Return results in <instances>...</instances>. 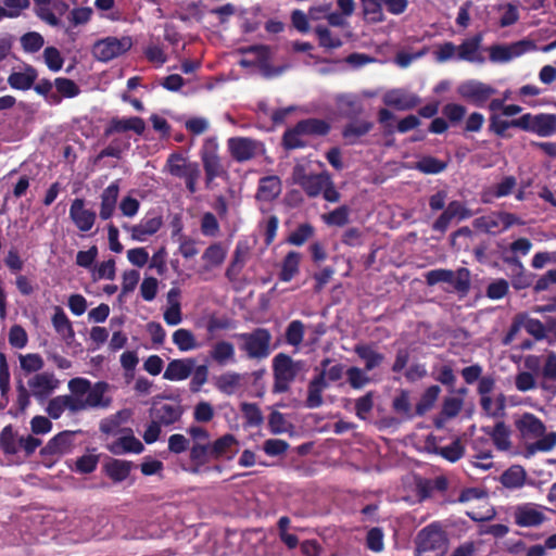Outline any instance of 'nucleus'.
Listing matches in <instances>:
<instances>
[{"instance_id":"obj_5","label":"nucleus","mask_w":556,"mask_h":556,"mask_svg":"<svg viewBox=\"0 0 556 556\" xmlns=\"http://www.w3.org/2000/svg\"><path fill=\"white\" fill-rule=\"evenodd\" d=\"M426 281L429 286L446 282L453 286L456 291L466 294L470 289V273L464 267L456 273L451 269H433L427 273Z\"/></svg>"},{"instance_id":"obj_18","label":"nucleus","mask_w":556,"mask_h":556,"mask_svg":"<svg viewBox=\"0 0 556 556\" xmlns=\"http://www.w3.org/2000/svg\"><path fill=\"white\" fill-rule=\"evenodd\" d=\"M70 217L80 231H89L93 227L96 213L86 207L84 200L75 199L70 207Z\"/></svg>"},{"instance_id":"obj_1","label":"nucleus","mask_w":556,"mask_h":556,"mask_svg":"<svg viewBox=\"0 0 556 556\" xmlns=\"http://www.w3.org/2000/svg\"><path fill=\"white\" fill-rule=\"evenodd\" d=\"M415 556H445L450 540L439 522H431L418 531L415 538Z\"/></svg>"},{"instance_id":"obj_10","label":"nucleus","mask_w":556,"mask_h":556,"mask_svg":"<svg viewBox=\"0 0 556 556\" xmlns=\"http://www.w3.org/2000/svg\"><path fill=\"white\" fill-rule=\"evenodd\" d=\"M534 48L530 40H520L509 46L493 45L490 47V61L494 63H506Z\"/></svg>"},{"instance_id":"obj_32","label":"nucleus","mask_w":556,"mask_h":556,"mask_svg":"<svg viewBox=\"0 0 556 556\" xmlns=\"http://www.w3.org/2000/svg\"><path fill=\"white\" fill-rule=\"evenodd\" d=\"M527 472L520 465H513L507 468L500 477V482L510 490L520 489L525 485Z\"/></svg>"},{"instance_id":"obj_15","label":"nucleus","mask_w":556,"mask_h":556,"mask_svg":"<svg viewBox=\"0 0 556 556\" xmlns=\"http://www.w3.org/2000/svg\"><path fill=\"white\" fill-rule=\"evenodd\" d=\"M421 102L417 94L402 89H392L383 96V103L387 106L397 111H408L415 109Z\"/></svg>"},{"instance_id":"obj_3","label":"nucleus","mask_w":556,"mask_h":556,"mask_svg":"<svg viewBox=\"0 0 556 556\" xmlns=\"http://www.w3.org/2000/svg\"><path fill=\"white\" fill-rule=\"evenodd\" d=\"M303 369V361H294L286 353L275 355L273 358V393L280 394L288 392L291 383Z\"/></svg>"},{"instance_id":"obj_19","label":"nucleus","mask_w":556,"mask_h":556,"mask_svg":"<svg viewBox=\"0 0 556 556\" xmlns=\"http://www.w3.org/2000/svg\"><path fill=\"white\" fill-rule=\"evenodd\" d=\"M354 353L364 362V369L366 371L378 368L386 359L384 354L377 350V345L374 342L355 344Z\"/></svg>"},{"instance_id":"obj_12","label":"nucleus","mask_w":556,"mask_h":556,"mask_svg":"<svg viewBox=\"0 0 556 556\" xmlns=\"http://www.w3.org/2000/svg\"><path fill=\"white\" fill-rule=\"evenodd\" d=\"M60 381L51 372L34 375L28 380V388L31 394L39 401L46 400L59 388Z\"/></svg>"},{"instance_id":"obj_44","label":"nucleus","mask_w":556,"mask_h":556,"mask_svg":"<svg viewBox=\"0 0 556 556\" xmlns=\"http://www.w3.org/2000/svg\"><path fill=\"white\" fill-rule=\"evenodd\" d=\"M173 342L181 352L192 351L200 346L194 334L185 328H179L173 333Z\"/></svg>"},{"instance_id":"obj_42","label":"nucleus","mask_w":556,"mask_h":556,"mask_svg":"<svg viewBox=\"0 0 556 556\" xmlns=\"http://www.w3.org/2000/svg\"><path fill=\"white\" fill-rule=\"evenodd\" d=\"M521 318L523 321V329L534 338L535 341H542L546 338L547 324L544 325L541 320L532 318L528 313L522 312Z\"/></svg>"},{"instance_id":"obj_33","label":"nucleus","mask_w":556,"mask_h":556,"mask_svg":"<svg viewBox=\"0 0 556 556\" xmlns=\"http://www.w3.org/2000/svg\"><path fill=\"white\" fill-rule=\"evenodd\" d=\"M342 114L348 118H355L364 111L363 102L356 94L345 93L337 98Z\"/></svg>"},{"instance_id":"obj_53","label":"nucleus","mask_w":556,"mask_h":556,"mask_svg":"<svg viewBox=\"0 0 556 556\" xmlns=\"http://www.w3.org/2000/svg\"><path fill=\"white\" fill-rule=\"evenodd\" d=\"M304 134L299 129L298 123L289 128L282 136V144L287 150H294L306 147V142L301 139Z\"/></svg>"},{"instance_id":"obj_25","label":"nucleus","mask_w":556,"mask_h":556,"mask_svg":"<svg viewBox=\"0 0 556 556\" xmlns=\"http://www.w3.org/2000/svg\"><path fill=\"white\" fill-rule=\"evenodd\" d=\"M328 387L326 382V372L323 370L314 377L308 383L307 397L305 406L307 408H318L323 405V391Z\"/></svg>"},{"instance_id":"obj_46","label":"nucleus","mask_w":556,"mask_h":556,"mask_svg":"<svg viewBox=\"0 0 556 556\" xmlns=\"http://www.w3.org/2000/svg\"><path fill=\"white\" fill-rule=\"evenodd\" d=\"M393 410L406 419H413L415 410L412 409L409 392L407 390H401L400 393L392 401Z\"/></svg>"},{"instance_id":"obj_35","label":"nucleus","mask_w":556,"mask_h":556,"mask_svg":"<svg viewBox=\"0 0 556 556\" xmlns=\"http://www.w3.org/2000/svg\"><path fill=\"white\" fill-rule=\"evenodd\" d=\"M167 170L177 177H190L197 173V165L188 163L185 157L179 154H173L168 157L166 164Z\"/></svg>"},{"instance_id":"obj_7","label":"nucleus","mask_w":556,"mask_h":556,"mask_svg":"<svg viewBox=\"0 0 556 556\" xmlns=\"http://www.w3.org/2000/svg\"><path fill=\"white\" fill-rule=\"evenodd\" d=\"M457 93L468 103L482 108L496 93V89L480 80L470 79L458 86Z\"/></svg>"},{"instance_id":"obj_60","label":"nucleus","mask_w":556,"mask_h":556,"mask_svg":"<svg viewBox=\"0 0 556 556\" xmlns=\"http://www.w3.org/2000/svg\"><path fill=\"white\" fill-rule=\"evenodd\" d=\"M383 531L379 527L371 528L366 535V546L375 553H380L384 548Z\"/></svg>"},{"instance_id":"obj_49","label":"nucleus","mask_w":556,"mask_h":556,"mask_svg":"<svg viewBox=\"0 0 556 556\" xmlns=\"http://www.w3.org/2000/svg\"><path fill=\"white\" fill-rule=\"evenodd\" d=\"M315 228L309 223L300 224L287 238L289 244L302 247L306 241L313 238Z\"/></svg>"},{"instance_id":"obj_11","label":"nucleus","mask_w":556,"mask_h":556,"mask_svg":"<svg viewBox=\"0 0 556 556\" xmlns=\"http://www.w3.org/2000/svg\"><path fill=\"white\" fill-rule=\"evenodd\" d=\"M270 49L267 46H250L245 47V55H251V59H245V68L255 67L264 77L274 75V67L270 65Z\"/></svg>"},{"instance_id":"obj_2","label":"nucleus","mask_w":556,"mask_h":556,"mask_svg":"<svg viewBox=\"0 0 556 556\" xmlns=\"http://www.w3.org/2000/svg\"><path fill=\"white\" fill-rule=\"evenodd\" d=\"M68 389L75 394L80 410L90 407H108L111 399L105 395L109 386L105 382H97L91 386L90 381L85 378H74L68 382Z\"/></svg>"},{"instance_id":"obj_13","label":"nucleus","mask_w":556,"mask_h":556,"mask_svg":"<svg viewBox=\"0 0 556 556\" xmlns=\"http://www.w3.org/2000/svg\"><path fill=\"white\" fill-rule=\"evenodd\" d=\"M161 216H151L142 218L138 224L124 226V229L130 235V238L137 242H144L151 236L155 235L162 227Z\"/></svg>"},{"instance_id":"obj_54","label":"nucleus","mask_w":556,"mask_h":556,"mask_svg":"<svg viewBox=\"0 0 556 556\" xmlns=\"http://www.w3.org/2000/svg\"><path fill=\"white\" fill-rule=\"evenodd\" d=\"M304 333V324L299 319L292 320L286 329V342L292 346H299L303 341Z\"/></svg>"},{"instance_id":"obj_4","label":"nucleus","mask_w":556,"mask_h":556,"mask_svg":"<svg viewBox=\"0 0 556 556\" xmlns=\"http://www.w3.org/2000/svg\"><path fill=\"white\" fill-rule=\"evenodd\" d=\"M131 47L132 39L130 36H108L97 40L93 43L91 53L98 61L109 62L113 59L122 56L127 51H129Z\"/></svg>"},{"instance_id":"obj_22","label":"nucleus","mask_w":556,"mask_h":556,"mask_svg":"<svg viewBox=\"0 0 556 556\" xmlns=\"http://www.w3.org/2000/svg\"><path fill=\"white\" fill-rule=\"evenodd\" d=\"M374 126L370 121L356 119L344 125L341 135L346 144L354 146L359 143L361 138L369 134Z\"/></svg>"},{"instance_id":"obj_50","label":"nucleus","mask_w":556,"mask_h":556,"mask_svg":"<svg viewBox=\"0 0 556 556\" xmlns=\"http://www.w3.org/2000/svg\"><path fill=\"white\" fill-rule=\"evenodd\" d=\"M321 219L328 226L343 227L349 223L350 207L348 205H341L333 211L324 214Z\"/></svg>"},{"instance_id":"obj_64","label":"nucleus","mask_w":556,"mask_h":556,"mask_svg":"<svg viewBox=\"0 0 556 556\" xmlns=\"http://www.w3.org/2000/svg\"><path fill=\"white\" fill-rule=\"evenodd\" d=\"M556 445V432H549L547 434H543L536 440L534 443L528 446V451L533 454L536 451L540 452H548L553 450Z\"/></svg>"},{"instance_id":"obj_30","label":"nucleus","mask_w":556,"mask_h":556,"mask_svg":"<svg viewBox=\"0 0 556 556\" xmlns=\"http://www.w3.org/2000/svg\"><path fill=\"white\" fill-rule=\"evenodd\" d=\"M146 125L140 117H129L121 119H112L109 127L105 130L106 135L114 132H124L127 130H134L136 134L141 135L144 131Z\"/></svg>"},{"instance_id":"obj_24","label":"nucleus","mask_w":556,"mask_h":556,"mask_svg":"<svg viewBox=\"0 0 556 556\" xmlns=\"http://www.w3.org/2000/svg\"><path fill=\"white\" fill-rule=\"evenodd\" d=\"M194 361L191 358L173 359L168 363L163 378L169 381H181L187 379L193 370Z\"/></svg>"},{"instance_id":"obj_55","label":"nucleus","mask_w":556,"mask_h":556,"mask_svg":"<svg viewBox=\"0 0 556 556\" xmlns=\"http://www.w3.org/2000/svg\"><path fill=\"white\" fill-rule=\"evenodd\" d=\"M20 41L23 50L27 53H35L39 51L45 45L43 37L37 31H29L24 34Z\"/></svg>"},{"instance_id":"obj_56","label":"nucleus","mask_w":556,"mask_h":556,"mask_svg":"<svg viewBox=\"0 0 556 556\" xmlns=\"http://www.w3.org/2000/svg\"><path fill=\"white\" fill-rule=\"evenodd\" d=\"M374 408V392L369 391L355 400V415L361 420H366Z\"/></svg>"},{"instance_id":"obj_14","label":"nucleus","mask_w":556,"mask_h":556,"mask_svg":"<svg viewBox=\"0 0 556 556\" xmlns=\"http://www.w3.org/2000/svg\"><path fill=\"white\" fill-rule=\"evenodd\" d=\"M514 519L517 526L530 528L541 526L547 518L534 504L526 503L516 506Z\"/></svg>"},{"instance_id":"obj_16","label":"nucleus","mask_w":556,"mask_h":556,"mask_svg":"<svg viewBox=\"0 0 556 556\" xmlns=\"http://www.w3.org/2000/svg\"><path fill=\"white\" fill-rule=\"evenodd\" d=\"M482 40V34H476L472 37L465 39L457 47V59L469 63H484L485 58L482 55L480 51Z\"/></svg>"},{"instance_id":"obj_40","label":"nucleus","mask_w":556,"mask_h":556,"mask_svg":"<svg viewBox=\"0 0 556 556\" xmlns=\"http://www.w3.org/2000/svg\"><path fill=\"white\" fill-rule=\"evenodd\" d=\"M472 225L477 230L490 235H496L502 232L498 212H492L491 214L477 217L473 220Z\"/></svg>"},{"instance_id":"obj_45","label":"nucleus","mask_w":556,"mask_h":556,"mask_svg":"<svg viewBox=\"0 0 556 556\" xmlns=\"http://www.w3.org/2000/svg\"><path fill=\"white\" fill-rule=\"evenodd\" d=\"M73 435L71 431L61 432L49 441L47 448L52 454H65L71 450Z\"/></svg>"},{"instance_id":"obj_23","label":"nucleus","mask_w":556,"mask_h":556,"mask_svg":"<svg viewBox=\"0 0 556 556\" xmlns=\"http://www.w3.org/2000/svg\"><path fill=\"white\" fill-rule=\"evenodd\" d=\"M106 448L115 455H122L127 453L140 454L144 446L132 433H128L109 443Z\"/></svg>"},{"instance_id":"obj_51","label":"nucleus","mask_w":556,"mask_h":556,"mask_svg":"<svg viewBox=\"0 0 556 556\" xmlns=\"http://www.w3.org/2000/svg\"><path fill=\"white\" fill-rule=\"evenodd\" d=\"M519 123L520 117L511 121H505L497 115H492L490 117L489 130L501 138H508L509 136L506 134L507 129L511 127L519 128Z\"/></svg>"},{"instance_id":"obj_9","label":"nucleus","mask_w":556,"mask_h":556,"mask_svg":"<svg viewBox=\"0 0 556 556\" xmlns=\"http://www.w3.org/2000/svg\"><path fill=\"white\" fill-rule=\"evenodd\" d=\"M271 334L265 328H257L250 334L245 333V354L249 358L264 359L270 353Z\"/></svg>"},{"instance_id":"obj_58","label":"nucleus","mask_w":556,"mask_h":556,"mask_svg":"<svg viewBox=\"0 0 556 556\" xmlns=\"http://www.w3.org/2000/svg\"><path fill=\"white\" fill-rule=\"evenodd\" d=\"M365 369L352 366L346 370L348 382L351 388L359 390L370 382V378L365 374Z\"/></svg>"},{"instance_id":"obj_28","label":"nucleus","mask_w":556,"mask_h":556,"mask_svg":"<svg viewBox=\"0 0 556 556\" xmlns=\"http://www.w3.org/2000/svg\"><path fill=\"white\" fill-rule=\"evenodd\" d=\"M281 192V182L277 176H266L260 179L256 199L271 201Z\"/></svg>"},{"instance_id":"obj_59","label":"nucleus","mask_w":556,"mask_h":556,"mask_svg":"<svg viewBox=\"0 0 556 556\" xmlns=\"http://www.w3.org/2000/svg\"><path fill=\"white\" fill-rule=\"evenodd\" d=\"M241 382V377L238 374H224L216 380V387L226 394L233 393Z\"/></svg>"},{"instance_id":"obj_17","label":"nucleus","mask_w":556,"mask_h":556,"mask_svg":"<svg viewBox=\"0 0 556 556\" xmlns=\"http://www.w3.org/2000/svg\"><path fill=\"white\" fill-rule=\"evenodd\" d=\"M182 407L176 402H155L151 408V417L161 425H172L179 420Z\"/></svg>"},{"instance_id":"obj_26","label":"nucleus","mask_w":556,"mask_h":556,"mask_svg":"<svg viewBox=\"0 0 556 556\" xmlns=\"http://www.w3.org/2000/svg\"><path fill=\"white\" fill-rule=\"evenodd\" d=\"M239 450V443L231 434H225L211 444V456L213 459L219 457H231Z\"/></svg>"},{"instance_id":"obj_63","label":"nucleus","mask_w":556,"mask_h":556,"mask_svg":"<svg viewBox=\"0 0 556 556\" xmlns=\"http://www.w3.org/2000/svg\"><path fill=\"white\" fill-rule=\"evenodd\" d=\"M43 60L48 68L52 72H59L64 63L61 52L54 47H48L45 49Z\"/></svg>"},{"instance_id":"obj_47","label":"nucleus","mask_w":556,"mask_h":556,"mask_svg":"<svg viewBox=\"0 0 556 556\" xmlns=\"http://www.w3.org/2000/svg\"><path fill=\"white\" fill-rule=\"evenodd\" d=\"M447 166V163L441 161L434 156H424L416 162L415 168L422 174L434 175L443 172Z\"/></svg>"},{"instance_id":"obj_48","label":"nucleus","mask_w":556,"mask_h":556,"mask_svg":"<svg viewBox=\"0 0 556 556\" xmlns=\"http://www.w3.org/2000/svg\"><path fill=\"white\" fill-rule=\"evenodd\" d=\"M364 18L370 23H380L384 20L380 0H361Z\"/></svg>"},{"instance_id":"obj_29","label":"nucleus","mask_w":556,"mask_h":556,"mask_svg":"<svg viewBox=\"0 0 556 556\" xmlns=\"http://www.w3.org/2000/svg\"><path fill=\"white\" fill-rule=\"evenodd\" d=\"M482 431H484L488 435L491 437L494 445L498 451H507L510 448V432L503 421L496 422L493 428L482 427Z\"/></svg>"},{"instance_id":"obj_37","label":"nucleus","mask_w":556,"mask_h":556,"mask_svg":"<svg viewBox=\"0 0 556 556\" xmlns=\"http://www.w3.org/2000/svg\"><path fill=\"white\" fill-rule=\"evenodd\" d=\"M440 393L441 388L439 386L433 384L428 387L415 406V415L421 417L428 413L434 406Z\"/></svg>"},{"instance_id":"obj_6","label":"nucleus","mask_w":556,"mask_h":556,"mask_svg":"<svg viewBox=\"0 0 556 556\" xmlns=\"http://www.w3.org/2000/svg\"><path fill=\"white\" fill-rule=\"evenodd\" d=\"M330 176L327 170L319 174H307L305 166L300 164L295 165L292 172L294 184L299 185L308 198L320 195Z\"/></svg>"},{"instance_id":"obj_39","label":"nucleus","mask_w":556,"mask_h":556,"mask_svg":"<svg viewBox=\"0 0 556 556\" xmlns=\"http://www.w3.org/2000/svg\"><path fill=\"white\" fill-rule=\"evenodd\" d=\"M106 475L115 482L124 481L130 473L131 463L121 459H112L105 464Z\"/></svg>"},{"instance_id":"obj_21","label":"nucleus","mask_w":556,"mask_h":556,"mask_svg":"<svg viewBox=\"0 0 556 556\" xmlns=\"http://www.w3.org/2000/svg\"><path fill=\"white\" fill-rule=\"evenodd\" d=\"M75 394L59 395L49 401L46 412L53 419H59L65 410L71 413L80 412L81 405L77 404Z\"/></svg>"},{"instance_id":"obj_52","label":"nucleus","mask_w":556,"mask_h":556,"mask_svg":"<svg viewBox=\"0 0 556 556\" xmlns=\"http://www.w3.org/2000/svg\"><path fill=\"white\" fill-rule=\"evenodd\" d=\"M319 46L326 49H337L342 46V40L338 36H333L332 33L328 29V27L324 25H318L314 29Z\"/></svg>"},{"instance_id":"obj_31","label":"nucleus","mask_w":556,"mask_h":556,"mask_svg":"<svg viewBox=\"0 0 556 556\" xmlns=\"http://www.w3.org/2000/svg\"><path fill=\"white\" fill-rule=\"evenodd\" d=\"M37 78V72L26 66L20 71H14L8 77V83L13 89L27 90L29 89Z\"/></svg>"},{"instance_id":"obj_8","label":"nucleus","mask_w":556,"mask_h":556,"mask_svg":"<svg viewBox=\"0 0 556 556\" xmlns=\"http://www.w3.org/2000/svg\"><path fill=\"white\" fill-rule=\"evenodd\" d=\"M519 129L533 132L540 137H549L556 132V114L526 113L520 116Z\"/></svg>"},{"instance_id":"obj_34","label":"nucleus","mask_w":556,"mask_h":556,"mask_svg":"<svg viewBox=\"0 0 556 556\" xmlns=\"http://www.w3.org/2000/svg\"><path fill=\"white\" fill-rule=\"evenodd\" d=\"M301 253L289 251L282 260L279 279L283 282L291 281L299 273Z\"/></svg>"},{"instance_id":"obj_36","label":"nucleus","mask_w":556,"mask_h":556,"mask_svg":"<svg viewBox=\"0 0 556 556\" xmlns=\"http://www.w3.org/2000/svg\"><path fill=\"white\" fill-rule=\"evenodd\" d=\"M298 125L304 136H326L331 129L327 121L315 117L302 119Z\"/></svg>"},{"instance_id":"obj_43","label":"nucleus","mask_w":556,"mask_h":556,"mask_svg":"<svg viewBox=\"0 0 556 556\" xmlns=\"http://www.w3.org/2000/svg\"><path fill=\"white\" fill-rule=\"evenodd\" d=\"M52 325L55 331L65 340L72 339L74 337V330L72 324L64 311L56 306L54 308V314L52 316Z\"/></svg>"},{"instance_id":"obj_41","label":"nucleus","mask_w":556,"mask_h":556,"mask_svg":"<svg viewBox=\"0 0 556 556\" xmlns=\"http://www.w3.org/2000/svg\"><path fill=\"white\" fill-rule=\"evenodd\" d=\"M433 452L451 463H456L465 455V446L462 440L456 438L447 446H435Z\"/></svg>"},{"instance_id":"obj_61","label":"nucleus","mask_w":556,"mask_h":556,"mask_svg":"<svg viewBox=\"0 0 556 556\" xmlns=\"http://www.w3.org/2000/svg\"><path fill=\"white\" fill-rule=\"evenodd\" d=\"M433 378L445 387L454 388L456 376L450 365H442L433 368Z\"/></svg>"},{"instance_id":"obj_57","label":"nucleus","mask_w":556,"mask_h":556,"mask_svg":"<svg viewBox=\"0 0 556 556\" xmlns=\"http://www.w3.org/2000/svg\"><path fill=\"white\" fill-rule=\"evenodd\" d=\"M235 355V349L232 344L228 342H219L215 344L211 352V356L217 363L224 365L232 361Z\"/></svg>"},{"instance_id":"obj_27","label":"nucleus","mask_w":556,"mask_h":556,"mask_svg":"<svg viewBox=\"0 0 556 556\" xmlns=\"http://www.w3.org/2000/svg\"><path fill=\"white\" fill-rule=\"evenodd\" d=\"M504 262L513 268L511 285L516 290H522L531 286V275L526 273L518 256L505 257Z\"/></svg>"},{"instance_id":"obj_38","label":"nucleus","mask_w":556,"mask_h":556,"mask_svg":"<svg viewBox=\"0 0 556 556\" xmlns=\"http://www.w3.org/2000/svg\"><path fill=\"white\" fill-rule=\"evenodd\" d=\"M118 197V186L115 184L106 187L101 197L100 216L102 219H108L113 215L116 201Z\"/></svg>"},{"instance_id":"obj_62","label":"nucleus","mask_w":556,"mask_h":556,"mask_svg":"<svg viewBox=\"0 0 556 556\" xmlns=\"http://www.w3.org/2000/svg\"><path fill=\"white\" fill-rule=\"evenodd\" d=\"M190 458L199 465L207 463L212 458L211 444L200 442L193 443L190 451Z\"/></svg>"},{"instance_id":"obj_20","label":"nucleus","mask_w":556,"mask_h":556,"mask_svg":"<svg viewBox=\"0 0 556 556\" xmlns=\"http://www.w3.org/2000/svg\"><path fill=\"white\" fill-rule=\"evenodd\" d=\"M515 426L525 439L540 438L545 433L543 421L531 413H525L516 420Z\"/></svg>"}]
</instances>
